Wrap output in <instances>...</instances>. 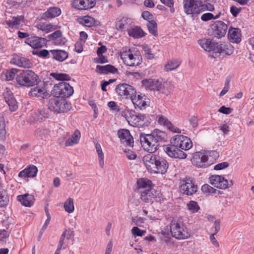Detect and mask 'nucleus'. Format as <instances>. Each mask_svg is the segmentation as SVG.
<instances>
[{
	"label": "nucleus",
	"mask_w": 254,
	"mask_h": 254,
	"mask_svg": "<svg viewBox=\"0 0 254 254\" xmlns=\"http://www.w3.org/2000/svg\"><path fill=\"white\" fill-rule=\"evenodd\" d=\"M192 146V142L189 137L183 135H176L171 139V144L167 146L165 151L171 157L185 159L187 154L183 150H188Z\"/></svg>",
	"instance_id": "nucleus-1"
},
{
	"label": "nucleus",
	"mask_w": 254,
	"mask_h": 254,
	"mask_svg": "<svg viewBox=\"0 0 254 254\" xmlns=\"http://www.w3.org/2000/svg\"><path fill=\"white\" fill-rule=\"evenodd\" d=\"M142 161L147 170L151 173L164 174L169 167L165 158L152 153L145 155Z\"/></svg>",
	"instance_id": "nucleus-2"
},
{
	"label": "nucleus",
	"mask_w": 254,
	"mask_h": 254,
	"mask_svg": "<svg viewBox=\"0 0 254 254\" xmlns=\"http://www.w3.org/2000/svg\"><path fill=\"white\" fill-rule=\"evenodd\" d=\"M170 232L173 237L183 240L189 238L190 234L183 223L176 218H173L170 224Z\"/></svg>",
	"instance_id": "nucleus-3"
},
{
	"label": "nucleus",
	"mask_w": 254,
	"mask_h": 254,
	"mask_svg": "<svg viewBox=\"0 0 254 254\" xmlns=\"http://www.w3.org/2000/svg\"><path fill=\"white\" fill-rule=\"evenodd\" d=\"M17 82L21 86L29 87L37 85L40 82L38 75L31 70H25L16 77Z\"/></svg>",
	"instance_id": "nucleus-4"
},
{
	"label": "nucleus",
	"mask_w": 254,
	"mask_h": 254,
	"mask_svg": "<svg viewBox=\"0 0 254 254\" xmlns=\"http://www.w3.org/2000/svg\"><path fill=\"white\" fill-rule=\"evenodd\" d=\"M121 58L124 63L127 66H137L142 63V57L139 52L133 53L130 49L127 50L122 49L121 52Z\"/></svg>",
	"instance_id": "nucleus-5"
},
{
	"label": "nucleus",
	"mask_w": 254,
	"mask_h": 254,
	"mask_svg": "<svg viewBox=\"0 0 254 254\" xmlns=\"http://www.w3.org/2000/svg\"><path fill=\"white\" fill-rule=\"evenodd\" d=\"M48 106V109L56 113H66L71 108L70 103L62 98H51Z\"/></svg>",
	"instance_id": "nucleus-6"
},
{
	"label": "nucleus",
	"mask_w": 254,
	"mask_h": 254,
	"mask_svg": "<svg viewBox=\"0 0 254 254\" xmlns=\"http://www.w3.org/2000/svg\"><path fill=\"white\" fill-rule=\"evenodd\" d=\"M128 124L133 127H140L144 126L146 116L143 114H136L134 111L129 109L125 110L122 113Z\"/></svg>",
	"instance_id": "nucleus-7"
},
{
	"label": "nucleus",
	"mask_w": 254,
	"mask_h": 254,
	"mask_svg": "<svg viewBox=\"0 0 254 254\" xmlns=\"http://www.w3.org/2000/svg\"><path fill=\"white\" fill-rule=\"evenodd\" d=\"M210 152L201 150L193 154L191 159V162L198 168H206L210 166L213 163L208 157Z\"/></svg>",
	"instance_id": "nucleus-8"
},
{
	"label": "nucleus",
	"mask_w": 254,
	"mask_h": 254,
	"mask_svg": "<svg viewBox=\"0 0 254 254\" xmlns=\"http://www.w3.org/2000/svg\"><path fill=\"white\" fill-rule=\"evenodd\" d=\"M202 1L200 0H184V11L187 14L197 15L204 11Z\"/></svg>",
	"instance_id": "nucleus-9"
},
{
	"label": "nucleus",
	"mask_w": 254,
	"mask_h": 254,
	"mask_svg": "<svg viewBox=\"0 0 254 254\" xmlns=\"http://www.w3.org/2000/svg\"><path fill=\"white\" fill-rule=\"evenodd\" d=\"M73 91V87L69 83L62 82L54 86L52 93L56 97L64 99L65 97H68L72 95Z\"/></svg>",
	"instance_id": "nucleus-10"
},
{
	"label": "nucleus",
	"mask_w": 254,
	"mask_h": 254,
	"mask_svg": "<svg viewBox=\"0 0 254 254\" xmlns=\"http://www.w3.org/2000/svg\"><path fill=\"white\" fill-rule=\"evenodd\" d=\"M140 140L144 150L152 153L157 150L159 143H157L150 134L140 133Z\"/></svg>",
	"instance_id": "nucleus-11"
},
{
	"label": "nucleus",
	"mask_w": 254,
	"mask_h": 254,
	"mask_svg": "<svg viewBox=\"0 0 254 254\" xmlns=\"http://www.w3.org/2000/svg\"><path fill=\"white\" fill-rule=\"evenodd\" d=\"M142 84L146 90L157 91L164 93L166 86L169 83L167 82H162L159 79H148L143 80Z\"/></svg>",
	"instance_id": "nucleus-12"
},
{
	"label": "nucleus",
	"mask_w": 254,
	"mask_h": 254,
	"mask_svg": "<svg viewBox=\"0 0 254 254\" xmlns=\"http://www.w3.org/2000/svg\"><path fill=\"white\" fill-rule=\"evenodd\" d=\"M228 29L227 25L222 21H217L208 30V34L212 37L221 38L226 35Z\"/></svg>",
	"instance_id": "nucleus-13"
},
{
	"label": "nucleus",
	"mask_w": 254,
	"mask_h": 254,
	"mask_svg": "<svg viewBox=\"0 0 254 254\" xmlns=\"http://www.w3.org/2000/svg\"><path fill=\"white\" fill-rule=\"evenodd\" d=\"M160 192L153 188H149L143 190H141L140 198L143 201L146 203L153 202L154 200H160Z\"/></svg>",
	"instance_id": "nucleus-14"
},
{
	"label": "nucleus",
	"mask_w": 254,
	"mask_h": 254,
	"mask_svg": "<svg viewBox=\"0 0 254 254\" xmlns=\"http://www.w3.org/2000/svg\"><path fill=\"white\" fill-rule=\"evenodd\" d=\"M181 193L187 195H191L197 191V186L190 178H186L181 182L180 187Z\"/></svg>",
	"instance_id": "nucleus-15"
},
{
	"label": "nucleus",
	"mask_w": 254,
	"mask_h": 254,
	"mask_svg": "<svg viewBox=\"0 0 254 254\" xmlns=\"http://www.w3.org/2000/svg\"><path fill=\"white\" fill-rule=\"evenodd\" d=\"M116 92L121 96L125 98H130L136 93L135 90L130 85L126 83H122L117 85Z\"/></svg>",
	"instance_id": "nucleus-16"
},
{
	"label": "nucleus",
	"mask_w": 254,
	"mask_h": 254,
	"mask_svg": "<svg viewBox=\"0 0 254 254\" xmlns=\"http://www.w3.org/2000/svg\"><path fill=\"white\" fill-rule=\"evenodd\" d=\"M210 184L215 187L220 189H226L233 185V182H229L224 178L219 175H212L209 178Z\"/></svg>",
	"instance_id": "nucleus-17"
},
{
	"label": "nucleus",
	"mask_w": 254,
	"mask_h": 254,
	"mask_svg": "<svg viewBox=\"0 0 254 254\" xmlns=\"http://www.w3.org/2000/svg\"><path fill=\"white\" fill-rule=\"evenodd\" d=\"M49 116L50 115L48 109H39L37 111L31 113L28 121L30 123L37 122L41 123L45 121L49 118Z\"/></svg>",
	"instance_id": "nucleus-18"
},
{
	"label": "nucleus",
	"mask_w": 254,
	"mask_h": 254,
	"mask_svg": "<svg viewBox=\"0 0 254 254\" xmlns=\"http://www.w3.org/2000/svg\"><path fill=\"white\" fill-rule=\"evenodd\" d=\"M131 100L136 109H145L149 105V100L145 95H136V93L131 97Z\"/></svg>",
	"instance_id": "nucleus-19"
},
{
	"label": "nucleus",
	"mask_w": 254,
	"mask_h": 254,
	"mask_svg": "<svg viewBox=\"0 0 254 254\" xmlns=\"http://www.w3.org/2000/svg\"><path fill=\"white\" fill-rule=\"evenodd\" d=\"M118 135L123 144L128 146H133V138L130 135L129 130L127 129H120L118 131Z\"/></svg>",
	"instance_id": "nucleus-20"
},
{
	"label": "nucleus",
	"mask_w": 254,
	"mask_h": 254,
	"mask_svg": "<svg viewBox=\"0 0 254 254\" xmlns=\"http://www.w3.org/2000/svg\"><path fill=\"white\" fill-rule=\"evenodd\" d=\"M25 43L33 49H38L42 48L46 44L47 40L44 38L33 36L26 39Z\"/></svg>",
	"instance_id": "nucleus-21"
},
{
	"label": "nucleus",
	"mask_w": 254,
	"mask_h": 254,
	"mask_svg": "<svg viewBox=\"0 0 254 254\" xmlns=\"http://www.w3.org/2000/svg\"><path fill=\"white\" fill-rule=\"evenodd\" d=\"M198 43L200 46L206 51H214L216 53V49L218 43L212 41L210 39H202L198 40Z\"/></svg>",
	"instance_id": "nucleus-22"
},
{
	"label": "nucleus",
	"mask_w": 254,
	"mask_h": 254,
	"mask_svg": "<svg viewBox=\"0 0 254 254\" xmlns=\"http://www.w3.org/2000/svg\"><path fill=\"white\" fill-rule=\"evenodd\" d=\"M228 38L232 43H239L241 41V30L238 28L230 27L228 30Z\"/></svg>",
	"instance_id": "nucleus-23"
},
{
	"label": "nucleus",
	"mask_w": 254,
	"mask_h": 254,
	"mask_svg": "<svg viewBox=\"0 0 254 254\" xmlns=\"http://www.w3.org/2000/svg\"><path fill=\"white\" fill-rule=\"evenodd\" d=\"M38 169L35 165H30L18 174V176L20 178H33L35 177L37 173Z\"/></svg>",
	"instance_id": "nucleus-24"
},
{
	"label": "nucleus",
	"mask_w": 254,
	"mask_h": 254,
	"mask_svg": "<svg viewBox=\"0 0 254 254\" xmlns=\"http://www.w3.org/2000/svg\"><path fill=\"white\" fill-rule=\"evenodd\" d=\"M3 96L10 110L12 112L16 111L18 106L16 104V101L14 98L12 92L10 91H6L3 93Z\"/></svg>",
	"instance_id": "nucleus-25"
},
{
	"label": "nucleus",
	"mask_w": 254,
	"mask_h": 254,
	"mask_svg": "<svg viewBox=\"0 0 254 254\" xmlns=\"http://www.w3.org/2000/svg\"><path fill=\"white\" fill-rule=\"evenodd\" d=\"M17 200L20 201L22 205L26 207H31L34 203L35 198L33 195L25 193L18 195Z\"/></svg>",
	"instance_id": "nucleus-26"
},
{
	"label": "nucleus",
	"mask_w": 254,
	"mask_h": 254,
	"mask_svg": "<svg viewBox=\"0 0 254 254\" xmlns=\"http://www.w3.org/2000/svg\"><path fill=\"white\" fill-rule=\"evenodd\" d=\"M131 23L132 20L130 18L123 17L121 19L117 21L116 27L118 30L123 31L127 29L128 31Z\"/></svg>",
	"instance_id": "nucleus-27"
},
{
	"label": "nucleus",
	"mask_w": 254,
	"mask_h": 254,
	"mask_svg": "<svg viewBox=\"0 0 254 254\" xmlns=\"http://www.w3.org/2000/svg\"><path fill=\"white\" fill-rule=\"evenodd\" d=\"M234 52V47L230 44L218 43L216 53L226 55H231Z\"/></svg>",
	"instance_id": "nucleus-28"
},
{
	"label": "nucleus",
	"mask_w": 254,
	"mask_h": 254,
	"mask_svg": "<svg viewBox=\"0 0 254 254\" xmlns=\"http://www.w3.org/2000/svg\"><path fill=\"white\" fill-rule=\"evenodd\" d=\"M157 118L158 122L159 124L166 126L170 130L174 132L181 133V129L175 128L166 117L162 115H158Z\"/></svg>",
	"instance_id": "nucleus-29"
},
{
	"label": "nucleus",
	"mask_w": 254,
	"mask_h": 254,
	"mask_svg": "<svg viewBox=\"0 0 254 254\" xmlns=\"http://www.w3.org/2000/svg\"><path fill=\"white\" fill-rule=\"evenodd\" d=\"M46 94V90L45 87L37 86L32 88L29 92V95L31 97L44 98Z\"/></svg>",
	"instance_id": "nucleus-30"
},
{
	"label": "nucleus",
	"mask_w": 254,
	"mask_h": 254,
	"mask_svg": "<svg viewBox=\"0 0 254 254\" xmlns=\"http://www.w3.org/2000/svg\"><path fill=\"white\" fill-rule=\"evenodd\" d=\"M50 52L53 59L59 62H63L68 58V54L65 51L61 50H53Z\"/></svg>",
	"instance_id": "nucleus-31"
},
{
	"label": "nucleus",
	"mask_w": 254,
	"mask_h": 254,
	"mask_svg": "<svg viewBox=\"0 0 254 254\" xmlns=\"http://www.w3.org/2000/svg\"><path fill=\"white\" fill-rule=\"evenodd\" d=\"M97 72L101 74H107L108 73H114L118 71V69L112 65L107 64L104 66L97 65L96 67Z\"/></svg>",
	"instance_id": "nucleus-32"
},
{
	"label": "nucleus",
	"mask_w": 254,
	"mask_h": 254,
	"mask_svg": "<svg viewBox=\"0 0 254 254\" xmlns=\"http://www.w3.org/2000/svg\"><path fill=\"white\" fill-rule=\"evenodd\" d=\"M13 60H15L14 63L18 66L29 68L32 66L30 60L26 58L18 57Z\"/></svg>",
	"instance_id": "nucleus-33"
},
{
	"label": "nucleus",
	"mask_w": 254,
	"mask_h": 254,
	"mask_svg": "<svg viewBox=\"0 0 254 254\" xmlns=\"http://www.w3.org/2000/svg\"><path fill=\"white\" fill-rule=\"evenodd\" d=\"M80 136V131L76 129L71 137L65 141V145L66 146H70L77 144L79 142Z\"/></svg>",
	"instance_id": "nucleus-34"
},
{
	"label": "nucleus",
	"mask_w": 254,
	"mask_h": 254,
	"mask_svg": "<svg viewBox=\"0 0 254 254\" xmlns=\"http://www.w3.org/2000/svg\"><path fill=\"white\" fill-rule=\"evenodd\" d=\"M154 139L159 143L165 141L166 140V134L165 132L159 129H156L150 134Z\"/></svg>",
	"instance_id": "nucleus-35"
},
{
	"label": "nucleus",
	"mask_w": 254,
	"mask_h": 254,
	"mask_svg": "<svg viewBox=\"0 0 254 254\" xmlns=\"http://www.w3.org/2000/svg\"><path fill=\"white\" fill-rule=\"evenodd\" d=\"M61 10L60 8L53 7L49 8L47 11L44 13V18H53L58 16L61 14Z\"/></svg>",
	"instance_id": "nucleus-36"
},
{
	"label": "nucleus",
	"mask_w": 254,
	"mask_h": 254,
	"mask_svg": "<svg viewBox=\"0 0 254 254\" xmlns=\"http://www.w3.org/2000/svg\"><path fill=\"white\" fill-rule=\"evenodd\" d=\"M78 21L81 24L87 27L93 26L95 23V19L88 15L79 17Z\"/></svg>",
	"instance_id": "nucleus-37"
},
{
	"label": "nucleus",
	"mask_w": 254,
	"mask_h": 254,
	"mask_svg": "<svg viewBox=\"0 0 254 254\" xmlns=\"http://www.w3.org/2000/svg\"><path fill=\"white\" fill-rule=\"evenodd\" d=\"M128 35L134 38H139L144 36L145 33L144 31L138 27H135L131 29H129L128 31Z\"/></svg>",
	"instance_id": "nucleus-38"
},
{
	"label": "nucleus",
	"mask_w": 254,
	"mask_h": 254,
	"mask_svg": "<svg viewBox=\"0 0 254 254\" xmlns=\"http://www.w3.org/2000/svg\"><path fill=\"white\" fill-rule=\"evenodd\" d=\"M50 135V131L48 129L39 127L36 129L35 135L40 139L46 140Z\"/></svg>",
	"instance_id": "nucleus-39"
},
{
	"label": "nucleus",
	"mask_w": 254,
	"mask_h": 254,
	"mask_svg": "<svg viewBox=\"0 0 254 254\" xmlns=\"http://www.w3.org/2000/svg\"><path fill=\"white\" fill-rule=\"evenodd\" d=\"M137 184L139 189H147L149 188H152L151 184L152 182L147 179V178H141L137 180Z\"/></svg>",
	"instance_id": "nucleus-40"
},
{
	"label": "nucleus",
	"mask_w": 254,
	"mask_h": 254,
	"mask_svg": "<svg viewBox=\"0 0 254 254\" xmlns=\"http://www.w3.org/2000/svg\"><path fill=\"white\" fill-rule=\"evenodd\" d=\"M9 202V198L6 191L0 188V207L6 205Z\"/></svg>",
	"instance_id": "nucleus-41"
},
{
	"label": "nucleus",
	"mask_w": 254,
	"mask_h": 254,
	"mask_svg": "<svg viewBox=\"0 0 254 254\" xmlns=\"http://www.w3.org/2000/svg\"><path fill=\"white\" fill-rule=\"evenodd\" d=\"M157 26V23L154 20L148 21L147 23V27L149 32L154 36H158Z\"/></svg>",
	"instance_id": "nucleus-42"
},
{
	"label": "nucleus",
	"mask_w": 254,
	"mask_h": 254,
	"mask_svg": "<svg viewBox=\"0 0 254 254\" xmlns=\"http://www.w3.org/2000/svg\"><path fill=\"white\" fill-rule=\"evenodd\" d=\"M65 210L69 213H72L74 210L73 199L70 197L68 198L64 203Z\"/></svg>",
	"instance_id": "nucleus-43"
},
{
	"label": "nucleus",
	"mask_w": 254,
	"mask_h": 254,
	"mask_svg": "<svg viewBox=\"0 0 254 254\" xmlns=\"http://www.w3.org/2000/svg\"><path fill=\"white\" fill-rule=\"evenodd\" d=\"M23 16H18L16 17H12L11 20H6L5 22L9 27H13L19 25L21 21L23 20Z\"/></svg>",
	"instance_id": "nucleus-44"
},
{
	"label": "nucleus",
	"mask_w": 254,
	"mask_h": 254,
	"mask_svg": "<svg viewBox=\"0 0 254 254\" xmlns=\"http://www.w3.org/2000/svg\"><path fill=\"white\" fill-rule=\"evenodd\" d=\"M180 64V62L177 61H171L165 65L164 69L166 71H171L178 68Z\"/></svg>",
	"instance_id": "nucleus-45"
},
{
	"label": "nucleus",
	"mask_w": 254,
	"mask_h": 254,
	"mask_svg": "<svg viewBox=\"0 0 254 254\" xmlns=\"http://www.w3.org/2000/svg\"><path fill=\"white\" fill-rule=\"evenodd\" d=\"M50 75L58 80H69L70 77L66 73H51Z\"/></svg>",
	"instance_id": "nucleus-46"
},
{
	"label": "nucleus",
	"mask_w": 254,
	"mask_h": 254,
	"mask_svg": "<svg viewBox=\"0 0 254 254\" xmlns=\"http://www.w3.org/2000/svg\"><path fill=\"white\" fill-rule=\"evenodd\" d=\"M36 27L42 31L46 32V33L52 31L53 29V26L52 24L46 23H41L37 24Z\"/></svg>",
	"instance_id": "nucleus-47"
},
{
	"label": "nucleus",
	"mask_w": 254,
	"mask_h": 254,
	"mask_svg": "<svg viewBox=\"0 0 254 254\" xmlns=\"http://www.w3.org/2000/svg\"><path fill=\"white\" fill-rule=\"evenodd\" d=\"M201 190L206 193H220V191L212 188L208 184H204L201 187Z\"/></svg>",
	"instance_id": "nucleus-48"
},
{
	"label": "nucleus",
	"mask_w": 254,
	"mask_h": 254,
	"mask_svg": "<svg viewBox=\"0 0 254 254\" xmlns=\"http://www.w3.org/2000/svg\"><path fill=\"white\" fill-rule=\"evenodd\" d=\"M18 71V70L16 68H12L9 70H7L5 73L6 80L8 81L12 80Z\"/></svg>",
	"instance_id": "nucleus-49"
},
{
	"label": "nucleus",
	"mask_w": 254,
	"mask_h": 254,
	"mask_svg": "<svg viewBox=\"0 0 254 254\" xmlns=\"http://www.w3.org/2000/svg\"><path fill=\"white\" fill-rule=\"evenodd\" d=\"M188 207L189 209L193 213L197 212L199 209L197 203L194 201H190L188 204Z\"/></svg>",
	"instance_id": "nucleus-50"
},
{
	"label": "nucleus",
	"mask_w": 254,
	"mask_h": 254,
	"mask_svg": "<svg viewBox=\"0 0 254 254\" xmlns=\"http://www.w3.org/2000/svg\"><path fill=\"white\" fill-rule=\"evenodd\" d=\"M34 54L37 55L39 57L42 58H49V52L46 49L42 50L41 51L36 52V53L33 52Z\"/></svg>",
	"instance_id": "nucleus-51"
},
{
	"label": "nucleus",
	"mask_w": 254,
	"mask_h": 254,
	"mask_svg": "<svg viewBox=\"0 0 254 254\" xmlns=\"http://www.w3.org/2000/svg\"><path fill=\"white\" fill-rule=\"evenodd\" d=\"M131 232L133 235L141 237L145 234L146 231L140 230L137 227H133L131 229Z\"/></svg>",
	"instance_id": "nucleus-52"
},
{
	"label": "nucleus",
	"mask_w": 254,
	"mask_h": 254,
	"mask_svg": "<svg viewBox=\"0 0 254 254\" xmlns=\"http://www.w3.org/2000/svg\"><path fill=\"white\" fill-rule=\"evenodd\" d=\"M62 236H64V238H66L67 240H70L73 239L74 237V233L70 229H67L64 230L62 234Z\"/></svg>",
	"instance_id": "nucleus-53"
},
{
	"label": "nucleus",
	"mask_w": 254,
	"mask_h": 254,
	"mask_svg": "<svg viewBox=\"0 0 254 254\" xmlns=\"http://www.w3.org/2000/svg\"><path fill=\"white\" fill-rule=\"evenodd\" d=\"M144 221L145 218L138 216H135L132 218V222L134 225L138 226H141L142 224L144 223Z\"/></svg>",
	"instance_id": "nucleus-54"
},
{
	"label": "nucleus",
	"mask_w": 254,
	"mask_h": 254,
	"mask_svg": "<svg viewBox=\"0 0 254 254\" xmlns=\"http://www.w3.org/2000/svg\"><path fill=\"white\" fill-rule=\"evenodd\" d=\"M62 33L60 30L55 31L52 34L48 36V38L54 41L58 38H60V36H62Z\"/></svg>",
	"instance_id": "nucleus-55"
},
{
	"label": "nucleus",
	"mask_w": 254,
	"mask_h": 254,
	"mask_svg": "<svg viewBox=\"0 0 254 254\" xmlns=\"http://www.w3.org/2000/svg\"><path fill=\"white\" fill-rule=\"evenodd\" d=\"M143 49L145 52V57L147 59L152 60L154 59V55L151 53V49L149 47L145 46L144 47Z\"/></svg>",
	"instance_id": "nucleus-56"
},
{
	"label": "nucleus",
	"mask_w": 254,
	"mask_h": 254,
	"mask_svg": "<svg viewBox=\"0 0 254 254\" xmlns=\"http://www.w3.org/2000/svg\"><path fill=\"white\" fill-rule=\"evenodd\" d=\"M212 229L214 234H216L219 231L220 229V221L219 220H215Z\"/></svg>",
	"instance_id": "nucleus-57"
},
{
	"label": "nucleus",
	"mask_w": 254,
	"mask_h": 254,
	"mask_svg": "<svg viewBox=\"0 0 254 254\" xmlns=\"http://www.w3.org/2000/svg\"><path fill=\"white\" fill-rule=\"evenodd\" d=\"M214 18V15L211 13H205L201 16V19L203 21H207Z\"/></svg>",
	"instance_id": "nucleus-58"
},
{
	"label": "nucleus",
	"mask_w": 254,
	"mask_h": 254,
	"mask_svg": "<svg viewBox=\"0 0 254 254\" xmlns=\"http://www.w3.org/2000/svg\"><path fill=\"white\" fill-rule=\"evenodd\" d=\"M161 1L163 3L170 7V11L171 12H174L175 11V9L173 7V0H161Z\"/></svg>",
	"instance_id": "nucleus-59"
},
{
	"label": "nucleus",
	"mask_w": 254,
	"mask_h": 254,
	"mask_svg": "<svg viewBox=\"0 0 254 254\" xmlns=\"http://www.w3.org/2000/svg\"><path fill=\"white\" fill-rule=\"evenodd\" d=\"M64 239L65 238L64 237V236L61 235L57 250L61 251L62 249L66 248L67 246L64 245Z\"/></svg>",
	"instance_id": "nucleus-60"
},
{
	"label": "nucleus",
	"mask_w": 254,
	"mask_h": 254,
	"mask_svg": "<svg viewBox=\"0 0 254 254\" xmlns=\"http://www.w3.org/2000/svg\"><path fill=\"white\" fill-rule=\"evenodd\" d=\"M228 166L229 163L228 162H224L216 165L214 167V169L215 170H220L227 168Z\"/></svg>",
	"instance_id": "nucleus-61"
},
{
	"label": "nucleus",
	"mask_w": 254,
	"mask_h": 254,
	"mask_svg": "<svg viewBox=\"0 0 254 254\" xmlns=\"http://www.w3.org/2000/svg\"><path fill=\"white\" fill-rule=\"evenodd\" d=\"M241 7H237L235 6L232 5L230 7V11L233 16L236 17L239 13L241 10Z\"/></svg>",
	"instance_id": "nucleus-62"
},
{
	"label": "nucleus",
	"mask_w": 254,
	"mask_h": 254,
	"mask_svg": "<svg viewBox=\"0 0 254 254\" xmlns=\"http://www.w3.org/2000/svg\"><path fill=\"white\" fill-rule=\"evenodd\" d=\"M125 152L126 153L127 157L128 159L133 160L135 159V158L136 157L135 153L134 152L129 150V149H128L127 150V149H125Z\"/></svg>",
	"instance_id": "nucleus-63"
},
{
	"label": "nucleus",
	"mask_w": 254,
	"mask_h": 254,
	"mask_svg": "<svg viewBox=\"0 0 254 254\" xmlns=\"http://www.w3.org/2000/svg\"><path fill=\"white\" fill-rule=\"evenodd\" d=\"M232 109L230 108L226 107L223 106L218 110V112L224 114H229L231 113Z\"/></svg>",
	"instance_id": "nucleus-64"
}]
</instances>
